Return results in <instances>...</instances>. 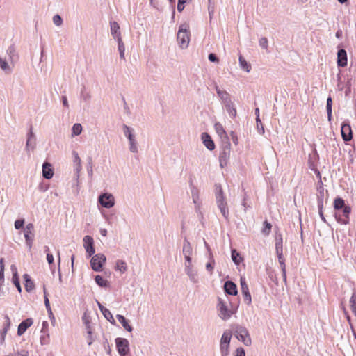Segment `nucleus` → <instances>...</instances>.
<instances>
[{
    "instance_id": "2f4dec72",
    "label": "nucleus",
    "mask_w": 356,
    "mask_h": 356,
    "mask_svg": "<svg viewBox=\"0 0 356 356\" xmlns=\"http://www.w3.org/2000/svg\"><path fill=\"white\" fill-rule=\"evenodd\" d=\"M6 54L8 57V60L13 62L15 58H17L16 49L14 45H10L6 50Z\"/></svg>"
},
{
    "instance_id": "79ce46f5",
    "label": "nucleus",
    "mask_w": 356,
    "mask_h": 356,
    "mask_svg": "<svg viewBox=\"0 0 356 356\" xmlns=\"http://www.w3.org/2000/svg\"><path fill=\"white\" fill-rule=\"evenodd\" d=\"M102 314L105 318L108 320L112 325H115V321L109 309L107 308L104 309L102 312Z\"/></svg>"
},
{
    "instance_id": "dca6fc26",
    "label": "nucleus",
    "mask_w": 356,
    "mask_h": 356,
    "mask_svg": "<svg viewBox=\"0 0 356 356\" xmlns=\"http://www.w3.org/2000/svg\"><path fill=\"white\" fill-rule=\"evenodd\" d=\"M33 321L31 318H26L22 321L17 329V334L19 336L22 335L26 330L33 325Z\"/></svg>"
},
{
    "instance_id": "13d9d810",
    "label": "nucleus",
    "mask_w": 356,
    "mask_h": 356,
    "mask_svg": "<svg viewBox=\"0 0 356 356\" xmlns=\"http://www.w3.org/2000/svg\"><path fill=\"white\" fill-rule=\"evenodd\" d=\"M81 97L83 99V101L88 102L90 99L91 95L88 92H85L83 90L81 92Z\"/></svg>"
},
{
    "instance_id": "1a4fd4ad",
    "label": "nucleus",
    "mask_w": 356,
    "mask_h": 356,
    "mask_svg": "<svg viewBox=\"0 0 356 356\" xmlns=\"http://www.w3.org/2000/svg\"><path fill=\"white\" fill-rule=\"evenodd\" d=\"M98 201L102 207L104 208H111L115 204V199L111 193H103L99 196Z\"/></svg>"
},
{
    "instance_id": "7ed1b4c3",
    "label": "nucleus",
    "mask_w": 356,
    "mask_h": 356,
    "mask_svg": "<svg viewBox=\"0 0 356 356\" xmlns=\"http://www.w3.org/2000/svg\"><path fill=\"white\" fill-rule=\"evenodd\" d=\"M177 38L181 49L188 47L190 42V31L187 24H181L179 26Z\"/></svg>"
},
{
    "instance_id": "a878e982",
    "label": "nucleus",
    "mask_w": 356,
    "mask_h": 356,
    "mask_svg": "<svg viewBox=\"0 0 356 356\" xmlns=\"http://www.w3.org/2000/svg\"><path fill=\"white\" fill-rule=\"evenodd\" d=\"M116 318L125 330L129 332H131L133 330V327L129 324V321L124 316L117 314Z\"/></svg>"
},
{
    "instance_id": "4be33fe9",
    "label": "nucleus",
    "mask_w": 356,
    "mask_h": 356,
    "mask_svg": "<svg viewBox=\"0 0 356 356\" xmlns=\"http://www.w3.org/2000/svg\"><path fill=\"white\" fill-rule=\"evenodd\" d=\"M54 175V170L51 165L48 162H44L42 165V176L47 179H50Z\"/></svg>"
},
{
    "instance_id": "c756f323",
    "label": "nucleus",
    "mask_w": 356,
    "mask_h": 356,
    "mask_svg": "<svg viewBox=\"0 0 356 356\" xmlns=\"http://www.w3.org/2000/svg\"><path fill=\"white\" fill-rule=\"evenodd\" d=\"M317 202L318 207H323V200H324V188L323 186H320L317 188Z\"/></svg>"
},
{
    "instance_id": "052dcab7",
    "label": "nucleus",
    "mask_w": 356,
    "mask_h": 356,
    "mask_svg": "<svg viewBox=\"0 0 356 356\" xmlns=\"http://www.w3.org/2000/svg\"><path fill=\"white\" fill-rule=\"evenodd\" d=\"M87 170L88 173V176L92 177V159H90V161L87 166Z\"/></svg>"
},
{
    "instance_id": "b1692460",
    "label": "nucleus",
    "mask_w": 356,
    "mask_h": 356,
    "mask_svg": "<svg viewBox=\"0 0 356 356\" xmlns=\"http://www.w3.org/2000/svg\"><path fill=\"white\" fill-rule=\"evenodd\" d=\"M276 254L278 257V261L281 266L283 280L284 282H286V266H285V259L283 257V252H276Z\"/></svg>"
},
{
    "instance_id": "f8f14e48",
    "label": "nucleus",
    "mask_w": 356,
    "mask_h": 356,
    "mask_svg": "<svg viewBox=\"0 0 356 356\" xmlns=\"http://www.w3.org/2000/svg\"><path fill=\"white\" fill-rule=\"evenodd\" d=\"M240 282L241 293L243 297L244 302L249 305L252 302V298L250 293L249 291L248 286L245 282V278L241 277Z\"/></svg>"
},
{
    "instance_id": "bf43d9fd",
    "label": "nucleus",
    "mask_w": 356,
    "mask_h": 356,
    "mask_svg": "<svg viewBox=\"0 0 356 356\" xmlns=\"http://www.w3.org/2000/svg\"><path fill=\"white\" fill-rule=\"evenodd\" d=\"M86 332H87V334H88L86 337V338L88 341V344L89 346H90L92 343V342L94 341V339L92 337V330H89V331H86Z\"/></svg>"
},
{
    "instance_id": "ea45409f",
    "label": "nucleus",
    "mask_w": 356,
    "mask_h": 356,
    "mask_svg": "<svg viewBox=\"0 0 356 356\" xmlns=\"http://www.w3.org/2000/svg\"><path fill=\"white\" fill-rule=\"evenodd\" d=\"M275 250L276 252H283L282 236L280 234H277L275 237Z\"/></svg>"
},
{
    "instance_id": "72a5a7b5",
    "label": "nucleus",
    "mask_w": 356,
    "mask_h": 356,
    "mask_svg": "<svg viewBox=\"0 0 356 356\" xmlns=\"http://www.w3.org/2000/svg\"><path fill=\"white\" fill-rule=\"evenodd\" d=\"M36 147V138L35 139H26L25 150L29 153L31 151H33Z\"/></svg>"
},
{
    "instance_id": "c03bdc74",
    "label": "nucleus",
    "mask_w": 356,
    "mask_h": 356,
    "mask_svg": "<svg viewBox=\"0 0 356 356\" xmlns=\"http://www.w3.org/2000/svg\"><path fill=\"white\" fill-rule=\"evenodd\" d=\"M271 229H272V225L270 222H268L267 220H265L264 222V227L261 229V233L264 236H268L269 234L270 233Z\"/></svg>"
},
{
    "instance_id": "5701e85b",
    "label": "nucleus",
    "mask_w": 356,
    "mask_h": 356,
    "mask_svg": "<svg viewBox=\"0 0 356 356\" xmlns=\"http://www.w3.org/2000/svg\"><path fill=\"white\" fill-rule=\"evenodd\" d=\"M111 26V33L113 38L115 40H118V38H122L121 33L120 31V26L116 22H111L110 23Z\"/></svg>"
},
{
    "instance_id": "423d86ee",
    "label": "nucleus",
    "mask_w": 356,
    "mask_h": 356,
    "mask_svg": "<svg viewBox=\"0 0 356 356\" xmlns=\"http://www.w3.org/2000/svg\"><path fill=\"white\" fill-rule=\"evenodd\" d=\"M117 350L120 356H127L129 353V343L125 338L118 337L115 339Z\"/></svg>"
},
{
    "instance_id": "338daca9",
    "label": "nucleus",
    "mask_w": 356,
    "mask_h": 356,
    "mask_svg": "<svg viewBox=\"0 0 356 356\" xmlns=\"http://www.w3.org/2000/svg\"><path fill=\"white\" fill-rule=\"evenodd\" d=\"M47 260L49 264H52L54 263V256L51 253L47 254Z\"/></svg>"
},
{
    "instance_id": "f704fd0d",
    "label": "nucleus",
    "mask_w": 356,
    "mask_h": 356,
    "mask_svg": "<svg viewBox=\"0 0 356 356\" xmlns=\"http://www.w3.org/2000/svg\"><path fill=\"white\" fill-rule=\"evenodd\" d=\"M229 115L232 118H234L236 116V109L234 107L233 102L225 106Z\"/></svg>"
},
{
    "instance_id": "aec40b11",
    "label": "nucleus",
    "mask_w": 356,
    "mask_h": 356,
    "mask_svg": "<svg viewBox=\"0 0 356 356\" xmlns=\"http://www.w3.org/2000/svg\"><path fill=\"white\" fill-rule=\"evenodd\" d=\"M342 209V213L343 216L346 218V219H342L341 218V216L339 215L337 213H335V218L336 220L341 223L343 224H347L348 222V216L351 211V209L349 206H345Z\"/></svg>"
},
{
    "instance_id": "f03ea898",
    "label": "nucleus",
    "mask_w": 356,
    "mask_h": 356,
    "mask_svg": "<svg viewBox=\"0 0 356 356\" xmlns=\"http://www.w3.org/2000/svg\"><path fill=\"white\" fill-rule=\"evenodd\" d=\"M232 334H233L238 340L243 343L245 346L251 345V338L248 330L240 325L235 324L232 326Z\"/></svg>"
},
{
    "instance_id": "58836bf2",
    "label": "nucleus",
    "mask_w": 356,
    "mask_h": 356,
    "mask_svg": "<svg viewBox=\"0 0 356 356\" xmlns=\"http://www.w3.org/2000/svg\"><path fill=\"white\" fill-rule=\"evenodd\" d=\"M116 40H117L118 44V51H119V54H120V57L121 59L124 60L125 59V56H124L125 47H124V44L122 38H118Z\"/></svg>"
},
{
    "instance_id": "4468645a",
    "label": "nucleus",
    "mask_w": 356,
    "mask_h": 356,
    "mask_svg": "<svg viewBox=\"0 0 356 356\" xmlns=\"http://www.w3.org/2000/svg\"><path fill=\"white\" fill-rule=\"evenodd\" d=\"M215 90L224 106L232 102L230 94L226 90H221L217 84H215Z\"/></svg>"
},
{
    "instance_id": "774afa93",
    "label": "nucleus",
    "mask_w": 356,
    "mask_h": 356,
    "mask_svg": "<svg viewBox=\"0 0 356 356\" xmlns=\"http://www.w3.org/2000/svg\"><path fill=\"white\" fill-rule=\"evenodd\" d=\"M350 305L356 304V293H353V295L350 298Z\"/></svg>"
},
{
    "instance_id": "37998d69",
    "label": "nucleus",
    "mask_w": 356,
    "mask_h": 356,
    "mask_svg": "<svg viewBox=\"0 0 356 356\" xmlns=\"http://www.w3.org/2000/svg\"><path fill=\"white\" fill-rule=\"evenodd\" d=\"M115 270L124 273L127 270V264L123 260H118L116 262Z\"/></svg>"
},
{
    "instance_id": "ddd939ff",
    "label": "nucleus",
    "mask_w": 356,
    "mask_h": 356,
    "mask_svg": "<svg viewBox=\"0 0 356 356\" xmlns=\"http://www.w3.org/2000/svg\"><path fill=\"white\" fill-rule=\"evenodd\" d=\"M83 247L88 254V257H91L94 254L95 250L94 247V241L92 237L90 236H85L83 239Z\"/></svg>"
},
{
    "instance_id": "0eeeda50",
    "label": "nucleus",
    "mask_w": 356,
    "mask_h": 356,
    "mask_svg": "<svg viewBox=\"0 0 356 356\" xmlns=\"http://www.w3.org/2000/svg\"><path fill=\"white\" fill-rule=\"evenodd\" d=\"M106 258L103 254H97L94 255L90 260L91 268L94 271L99 272L102 269Z\"/></svg>"
},
{
    "instance_id": "9b49d317",
    "label": "nucleus",
    "mask_w": 356,
    "mask_h": 356,
    "mask_svg": "<svg viewBox=\"0 0 356 356\" xmlns=\"http://www.w3.org/2000/svg\"><path fill=\"white\" fill-rule=\"evenodd\" d=\"M218 310H219V316L223 320L229 319L232 314V312L228 309L226 303L220 298H218Z\"/></svg>"
},
{
    "instance_id": "f3484780",
    "label": "nucleus",
    "mask_w": 356,
    "mask_h": 356,
    "mask_svg": "<svg viewBox=\"0 0 356 356\" xmlns=\"http://www.w3.org/2000/svg\"><path fill=\"white\" fill-rule=\"evenodd\" d=\"M224 289L226 293L231 295V296H236L237 295L238 291H237V286L235 283H234L232 281L228 280L226 281L224 284Z\"/></svg>"
},
{
    "instance_id": "603ef678",
    "label": "nucleus",
    "mask_w": 356,
    "mask_h": 356,
    "mask_svg": "<svg viewBox=\"0 0 356 356\" xmlns=\"http://www.w3.org/2000/svg\"><path fill=\"white\" fill-rule=\"evenodd\" d=\"M53 22L56 26H60L63 24V19L59 15H55L53 17Z\"/></svg>"
},
{
    "instance_id": "864d4df0",
    "label": "nucleus",
    "mask_w": 356,
    "mask_h": 356,
    "mask_svg": "<svg viewBox=\"0 0 356 356\" xmlns=\"http://www.w3.org/2000/svg\"><path fill=\"white\" fill-rule=\"evenodd\" d=\"M268 39L266 37H262L259 40V46L264 49H268Z\"/></svg>"
},
{
    "instance_id": "9d476101",
    "label": "nucleus",
    "mask_w": 356,
    "mask_h": 356,
    "mask_svg": "<svg viewBox=\"0 0 356 356\" xmlns=\"http://www.w3.org/2000/svg\"><path fill=\"white\" fill-rule=\"evenodd\" d=\"M33 229L34 226L32 223H29L26 225L24 230V238L25 242L27 248L29 250L32 248L33 243Z\"/></svg>"
},
{
    "instance_id": "6e6d98bb",
    "label": "nucleus",
    "mask_w": 356,
    "mask_h": 356,
    "mask_svg": "<svg viewBox=\"0 0 356 356\" xmlns=\"http://www.w3.org/2000/svg\"><path fill=\"white\" fill-rule=\"evenodd\" d=\"M24 219H19L15 221V228L16 229H19L23 227L24 225Z\"/></svg>"
},
{
    "instance_id": "bb28decb",
    "label": "nucleus",
    "mask_w": 356,
    "mask_h": 356,
    "mask_svg": "<svg viewBox=\"0 0 356 356\" xmlns=\"http://www.w3.org/2000/svg\"><path fill=\"white\" fill-rule=\"evenodd\" d=\"M23 278L24 280V286L25 289L27 292H30L33 291L35 288V284L32 281L31 277L28 274H24L23 275Z\"/></svg>"
},
{
    "instance_id": "8fccbe9b",
    "label": "nucleus",
    "mask_w": 356,
    "mask_h": 356,
    "mask_svg": "<svg viewBox=\"0 0 356 356\" xmlns=\"http://www.w3.org/2000/svg\"><path fill=\"white\" fill-rule=\"evenodd\" d=\"M191 195H192L193 201L195 204H197V202L199 200V191L193 186L191 187Z\"/></svg>"
},
{
    "instance_id": "a18cd8bd",
    "label": "nucleus",
    "mask_w": 356,
    "mask_h": 356,
    "mask_svg": "<svg viewBox=\"0 0 356 356\" xmlns=\"http://www.w3.org/2000/svg\"><path fill=\"white\" fill-rule=\"evenodd\" d=\"M332 99L331 97H328L327 99V104L326 109L327 113L328 120L331 121L332 119Z\"/></svg>"
},
{
    "instance_id": "c9c22d12",
    "label": "nucleus",
    "mask_w": 356,
    "mask_h": 356,
    "mask_svg": "<svg viewBox=\"0 0 356 356\" xmlns=\"http://www.w3.org/2000/svg\"><path fill=\"white\" fill-rule=\"evenodd\" d=\"M0 67L6 73L10 74L12 72V67L8 65V62L5 58L0 56Z\"/></svg>"
},
{
    "instance_id": "4c0bfd02",
    "label": "nucleus",
    "mask_w": 356,
    "mask_h": 356,
    "mask_svg": "<svg viewBox=\"0 0 356 356\" xmlns=\"http://www.w3.org/2000/svg\"><path fill=\"white\" fill-rule=\"evenodd\" d=\"M239 65L241 68L247 72L251 70V65L248 63L242 56H239Z\"/></svg>"
},
{
    "instance_id": "69168bd1",
    "label": "nucleus",
    "mask_w": 356,
    "mask_h": 356,
    "mask_svg": "<svg viewBox=\"0 0 356 356\" xmlns=\"http://www.w3.org/2000/svg\"><path fill=\"white\" fill-rule=\"evenodd\" d=\"M35 139L36 138L35 134H33V129H32V127L30 128V130L29 131V133L27 134V136H26V139Z\"/></svg>"
},
{
    "instance_id": "473e14b6",
    "label": "nucleus",
    "mask_w": 356,
    "mask_h": 356,
    "mask_svg": "<svg viewBox=\"0 0 356 356\" xmlns=\"http://www.w3.org/2000/svg\"><path fill=\"white\" fill-rule=\"evenodd\" d=\"M82 321L86 326V331L92 330L91 327V319L90 315L88 314V312H85L83 316H82Z\"/></svg>"
},
{
    "instance_id": "c85d7f7f",
    "label": "nucleus",
    "mask_w": 356,
    "mask_h": 356,
    "mask_svg": "<svg viewBox=\"0 0 356 356\" xmlns=\"http://www.w3.org/2000/svg\"><path fill=\"white\" fill-rule=\"evenodd\" d=\"M182 252L184 255H192L193 254L192 245L186 238L184 240Z\"/></svg>"
},
{
    "instance_id": "412c9836",
    "label": "nucleus",
    "mask_w": 356,
    "mask_h": 356,
    "mask_svg": "<svg viewBox=\"0 0 356 356\" xmlns=\"http://www.w3.org/2000/svg\"><path fill=\"white\" fill-rule=\"evenodd\" d=\"M337 65L339 67L347 65V54L343 49H339L337 52Z\"/></svg>"
},
{
    "instance_id": "a211bd4d",
    "label": "nucleus",
    "mask_w": 356,
    "mask_h": 356,
    "mask_svg": "<svg viewBox=\"0 0 356 356\" xmlns=\"http://www.w3.org/2000/svg\"><path fill=\"white\" fill-rule=\"evenodd\" d=\"M201 138L205 147L209 150H213L215 149V144L211 137L206 132H203L201 135Z\"/></svg>"
},
{
    "instance_id": "39448f33",
    "label": "nucleus",
    "mask_w": 356,
    "mask_h": 356,
    "mask_svg": "<svg viewBox=\"0 0 356 356\" xmlns=\"http://www.w3.org/2000/svg\"><path fill=\"white\" fill-rule=\"evenodd\" d=\"M232 338V332L227 330L222 335L220 343V350L221 356H228L229 354V348Z\"/></svg>"
},
{
    "instance_id": "e433bc0d",
    "label": "nucleus",
    "mask_w": 356,
    "mask_h": 356,
    "mask_svg": "<svg viewBox=\"0 0 356 356\" xmlns=\"http://www.w3.org/2000/svg\"><path fill=\"white\" fill-rule=\"evenodd\" d=\"M95 280L97 284L100 287L107 288L109 286V282L104 280L101 275H96Z\"/></svg>"
},
{
    "instance_id": "3c124183",
    "label": "nucleus",
    "mask_w": 356,
    "mask_h": 356,
    "mask_svg": "<svg viewBox=\"0 0 356 356\" xmlns=\"http://www.w3.org/2000/svg\"><path fill=\"white\" fill-rule=\"evenodd\" d=\"M10 323H11V322H10V318L8 317V316L6 315L5 316V321H4V324H3V328L2 329L3 334H6L8 330L10 328Z\"/></svg>"
},
{
    "instance_id": "20e7f679",
    "label": "nucleus",
    "mask_w": 356,
    "mask_h": 356,
    "mask_svg": "<svg viewBox=\"0 0 356 356\" xmlns=\"http://www.w3.org/2000/svg\"><path fill=\"white\" fill-rule=\"evenodd\" d=\"M122 129H123V134H124V136L129 140V151L132 153H138V143L136 139V136L134 134V129L132 128H131L130 127L127 126V124H123Z\"/></svg>"
},
{
    "instance_id": "680f3d73",
    "label": "nucleus",
    "mask_w": 356,
    "mask_h": 356,
    "mask_svg": "<svg viewBox=\"0 0 356 356\" xmlns=\"http://www.w3.org/2000/svg\"><path fill=\"white\" fill-rule=\"evenodd\" d=\"M208 58H209V61L213 62V63L218 62V60H219L218 58L216 56V54H213V53H211L209 54Z\"/></svg>"
},
{
    "instance_id": "a19ab883",
    "label": "nucleus",
    "mask_w": 356,
    "mask_h": 356,
    "mask_svg": "<svg viewBox=\"0 0 356 356\" xmlns=\"http://www.w3.org/2000/svg\"><path fill=\"white\" fill-rule=\"evenodd\" d=\"M345 206V202L341 197H337L334 200V208L335 210H340L343 209Z\"/></svg>"
},
{
    "instance_id": "49530a36",
    "label": "nucleus",
    "mask_w": 356,
    "mask_h": 356,
    "mask_svg": "<svg viewBox=\"0 0 356 356\" xmlns=\"http://www.w3.org/2000/svg\"><path fill=\"white\" fill-rule=\"evenodd\" d=\"M232 259L233 262L236 265H238L240 264V262L241 261L242 259H241L239 253L237 252V251L235 249H233L232 250Z\"/></svg>"
},
{
    "instance_id": "f257e3e1",
    "label": "nucleus",
    "mask_w": 356,
    "mask_h": 356,
    "mask_svg": "<svg viewBox=\"0 0 356 356\" xmlns=\"http://www.w3.org/2000/svg\"><path fill=\"white\" fill-rule=\"evenodd\" d=\"M215 189H216V204L218 207V209L220 211L221 214L222 216L229 221V209L227 207V203L225 200V197L223 195L222 188L220 184H215Z\"/></svg>"
},
{
    "instance_id": "6ab92c4d",
    "label": "nucleus",
    "mask_w": 356,
    "mask_h": 356,
    "mask_svg": "<svg viewBox=\"0 0 356 356\" xmlns=\"http://www.w3.org/2000/svg\"><path fill=\"white\" fill-rule=\"evenodd\" d=\"M43 292H44V299L45 307H46L47 311L48 312L49 317L51 319V322L54 325V323L56 322V319H55V317H54V316L53 314L52 310L51 309L49 300V298L47 297V291H46V288H45L44 286L43 287Z\"/></svg>"
},
{
    "instance_id": "4d7b16f0",
    "label": "nucleus",
    "mask_w": 356,
    "mask_h": 356,
    "mask_svg": "<svg viewBox=\"0 0 356 356\" xmlns=\"http://www.w3.org/2000/svg\"><path fill=\"white\" fill-rule=\"evenodd\" d=\"M72 155L74 157V159H73L74 164L81 163V158L79 157V156L76 152L73 151Z\"/></svg>"
},
{
    "instance_id": "6e6552de",
    "label": "nucleus",
    "mask_w": 356,
    "mask_h": 356,
    "mask_svg": "<svg viewBox=\"0 0 356 356\" xmlns=\"http://www.w3.org/2000/svg\"><path fill=\"white\" fill-rule=\"evenodd\" d=\"M219 154V161L221 168L227 165L231 152V144L227 140Z\"/></svg>"
},
{
    "instance_id": "393cba45",
    "label": "nucleus",
    "mask_w": 356,
    "mask_h": 356,
    "mask_svg": "<svg viewBox=\"0 0 356 356\" xmlns=\"http://www.w3.org/2000/svg\"><path fill=\"white\" fill-rule=\"evenodd\" d=\"M185 273L193 283H197L199 282L197 272L193 268L188 267L187 269L185 270Z\"/></svg>"
},
{
    "instance_id": "2eb2a0df",
    "label": "nucleus",
    "mask_w": 356,
    "mask_h": 356,
    "mask_svg": "<svg viewBox=\"0 0 356 356\" xmlns=\"http://www.w3.org/2000/svg\"><path fill=\"white\" fill-rule=\"evenodd\" d=\"M341 132L343 139L345 141H349L353 138V132L350 125L348 122H344L341 124Z\"/></svg>"
},
{
    "instance_id": "5fc2aeb1",
    "label": "nucleus",
    "mask_w": 356,
    "mask_h": 356,
    "mask_svg": "<svg viewBox=\"0 0 356 356\" xmlns=\"http://www.w3.org/2000/svg\"><path fill=\"white\" fill-rule=\"evenodd\" d=\"M74 170L75 173V177L78 180L79 178V173L82 169L81 163L74 164Z\"/></svg>"
},
{
    "instance_id": "e2e57ef3",
    "label": "nucleus",
    "mask_w": 356,
    "mask_h": 356,
    "mask_svg": "<svg viewBox=\"0 0 356 356\" xmlns=\"http://www.w3.org/2000/svg\"><path fill=\"white\" fill-rule=\"evenodd\" d=\"M236 356H245L244 349L243 348H238L236 351Z\"/></svg>"
},
{
    "instance_id": "cd10ccee",
    "label": "nucleus",
    "mask_w": 356,
    "mask_h": 356,
    "mask_svg": "<svg viewBox=\"0 0 356 356\" xmlns=\"http://www.w3.org/2000/svg\"><path fill=\"white\" fill-rule=\"evenodd\" d=\"M11 270L13 272V279H12L13 280V282L15 284V286H16V288L17 289V291L19 293H21L22 292V287H21V285H20V283H19V277H18V275H17V269H16V267L15 266V265H12L11 266Z\"/></svg>"
},
{
    "instance_id": "de8ad7c7",
    "label": "nucleus",
    "mask_w": 356,
    "mask_h": 356,
    "mask_svg": "<svg viewBox=\"0 0 356 356\" xmlns=\"http://www.w3.org/2000/svg\"><path fill=\"white\" fill-rule=\"evenodd\" d=\"M215 129L216 133L220 136H226V132L223 128V126L220 122H216L214 124Z\"/></svg>"
},
{
    "instance_id": "09e8293b",
    "label": "nucleus",
    "mask_w": 356,
    "mask_h": 356,
    "mask_svg": "<svg viewBox=\"0 0 356 356\" xmlns=\"http://www.w3.org/2000/svg\"><path fill=\"white\" fill-rule=\"evenodd\" d=\"M82 126L79 123H76L73 125L72 129V136H79L81 134Z\"/></svg>"
},
{
    "instance_id": "0e129e2a",
    "label": "nucleus",
    "mask_w": 356,
    "mask_h": 356,
    "mask_svg": "<svg viewBox=\"0 0 356 356\" xmlns=\"http://www.w3.org/2000/svg\"><path fill=\"white\" fill-rule=\"evenodd\" d=\"M230 136H231V138H232V142H233L235 145H237V144H238V137H237V136L236 135V134H235L234 131H231V133H230Z\"/></svg>"
},
{
    "instance_id": "7c9ffc66",
    "label": "nucleus",
    "mask_w": 356,
    "mask_h": 356,
    "mask_svg": "<svg viewBox=\"0 0 356 356\" xmlns=\"http://www.w3.org/2000/svg\"><path fill=\"white\" fill-rule=\"evenodd\" d=\"M204 244H205V246H206L207 249L209 252L210 259L211 261V262H209V263H207L206 264V269L211 275L213 273V264H214L215 261H214V260L213 259V256H212V254L211 252V249H210L209 245L207 243L206 241H204Z\"/></svg>"
}]
</instances>
